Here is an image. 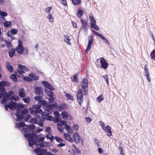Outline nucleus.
<instances>
[{
	"instance_id": "obj_1",
	"label": "nucleus",
	"mask_w": 155,
	"mask_h": 155,
	"mask_svg": "<svg viewBox=\"0 0 155 155\" xmlns=\"http://www.w3.org/2000/svg\"><path fill=\"white\" fill-rule=\"evenodd\" d=\"M9 85V83L6 81H2L0 82V98L3 97L1 101L2 104L6 103L10 97L14 93L12 91H9L8 93L5 91V88L4 87H8Z\"/></svg>"
},
{
	"instance_id": "obj_2",
	"label": "nucleus",
	"mask_w": 155,
	"mask_h": 155,
	"mask_svg": "<svg viewBox=\"0 0 155 155\" xmlns=\"http://www.w3.org/2000/svg\"><path fill=\"white\" fill-rule=\"evenodd\" d=\"M24 136L26 138H28V139L29 141V144L30 146H32L35 145L36 146V144H38V143H41L45 139L44 137L38 138L37 135L35 134H25Z\"/></svg>"
},
{
	"instance_id": "obj_3",
	"label": "nucleus",
	"mask_w": 155,
	"mask_h": 155,
	"mask_svg": "<svg viewBox=\"0 0 155 155\" xmlns=\"http://www.w3.org/2000/svg\"><path fill=\"white\" fill-rule=\"evenodd\" d=\"M23 107L24 105L21 104H18L16 102H14L12 101H11L8 103L5 104V108L7 110H8V108H9L11 110H13L16 109H17V110H18Z\"/></svg>"
},
{
	"instance_id": "obj_4",
	"label": "nucleus",
	"mask_w": 155,
	"mask_h": 155,
	"mask_svg": "<svg viewBox=\"0 0 155 155\" xmlns=\"http://www.w3.org/2000/svg\"><path fill=\"white\" fill-rule=\"evenodd\" d=\"M88 81L87 79L86 78L83 79L80 84V85L84 95H86L87 94L88 90Z\"/></svg>"
},
{
	"instance_id": "obj_5",
	"label": "nucleus",
	"mask_w": 155,
	"mask_h": 155,
	"mask_svg": "<svg viewBox=\"0 0 155 155\" xmlns=\"http://www.w3.org/2000/svg\"><path fill=\"white\" fill-rule=\"evenodd\" d=\"M20 109L17 110V112L15 114L17 117V121H18L24 117V115L27 114L28 112V109H25L21 112H20Z\"/></svg>"
},
{
	"instance_id": "obj_6",
	"label": "nucleus",
	"mask_w": 155,
	"mask_h": 155,
	"mask_svg": "<svg viewBox=\"0 0 155 155\" xmlns=\"http://www.w3.org/2000/svg\"><path fill=\"white\" fill-rule=\"evenodd\" d=\"M100 60V62L101 64L100 67L104 69H106L108 66V64L107 62V61L104 58H101L100 59H97V61Z\"/></svg>"
},
{
	"instance_id": "obj_7",
	"label": "nucleus",
	"mask_w": 155,
	"mask_h": 155,
	"mask_svg": "<svg viewBox=\"0 0 155 155\" xmlns=\"http://www.w3.org/2000/svg\"><path fill=\"white\" fill-rule=\"evenodd\" d=\"M44 111L42 113L43 116H46L50 114L52 111V110L48 106L44 105L43 107Z\"/></svg>"
},
{
	"instance_id": "obj_8",
	"label": "nucleus",
	"mask_w": 155,
	"mask_h": 155,
	"mask_svg": "<svg viewBox=\"0 0 155 155\" xmlns=\"http://www.w3.org/2000/svg\"><path fill=\"white\" fill-rule=\"evenodd\" d=\"M77 98L78 103L81 105L83 101V94L81 89H79L77 93Z\"/></svg>"
},
{
	"instance_id": "obj_9",
	"label": "nucleus",
	"mask_w": 155,
	"mask_h": 155,
	"mask_svg": "<svg viewBox=\"0 0 155 155\" xmlns=\"http://www.w3.org/2000/svg\"><path fill=\"white\" fill-rule=\"evenodd\" d=\"M27 127V128H23V130L25 132V133L26 134H28V133L30 129H31L32 130H34L35 128V126L33 124H31L28 125Z\"/></svg>"
},
{
	"instance_id": "obj_10",
	"label": "nucleus",
	"mask_w": 155,
	"mask_h": 155,
	"mask_svg": "<svg viewBox=\"0 0 155 155\" xmlns=\"http://www.w3.org/2000/svg\"><path fill=\"white\" fill-rule=\"evenodd\" d=\"M81 22L82 25L81 29L86 31L88 29V26L87 23L86 21L82 19H81Z\"/></svg>"
},
{
	"instance_id": "obj_11",
	"label": "nucleus",
	"mask_w": 155,
	"mask_h": 155,
	"mask_svg": "<svg viewBox=\"0 0 155 155\" xmlns=\"http://www.w3.org/2000/svg\"><path fill=\"white\" fill-rule=\"evenodd\" d=\"M42 84L43 85L48 89V90H54V89L53 87L51 85V84L49 83L48 82L45 81H43L41 82Z\"/></svg>"
},
{
	"instance_id": "obj_12",
	"label": "nucleus",
	"mask_w": 155,
	"mask_h": 155,
	"mask_svg": "<svg viewBox=\"0 0 155 155\" xmlns=\"http://www.w3.org/2000/svg\"><path fill=\"white\" fill-rule=\"evenodd\" d=\"M73 138L74 141L75 143H78L80 142L81 138L79 134L78 133H76L74 134Z\"/></svg>"
},
{
	"instance_id": "obj_13",
	"label": "nucleus",
	"mask_w": 155,
	"mask_h": 155,
	"mask_svg": "<svg viewBox=\"0 0 155 155\" xmlns=\"http://www.w3.org/2000/svg\"><path fill=\"white\" fill-rule=\"evenodd\" d=\"M18 95L21 97H24L26 96L25 93V91L24 88H21L18 89Z\"/></svg>"
},
{
	"instance_id": "obj_14",
	"label": "nucleus",
	"mask_w": 155,
	"mask_h": 155,
	"mask_svg": "<svg viewBox=\"0 0 155 155\" xmlns=\"http://www.w3.org/2000/svg\"><path fill=\"white\" fill-rule=\"evenodd\" d=\"M25 73V72L23 71L18 69L17 71H15V74L16 76L18 77H23L24 76L23 73Z\"/></svg>"
},
{
	"instance_id": "obj_15",
	"label": "nucleus",
	"mask_w": 155,
	"mask_h": 155,
	"mask_svg": "<svg viewBox=\"0 0 155 155\" xmlns=\"http://www.w3.org/2000/svg\"><path fill=\"white\" fill-rule=\"evenodd\" d=\"M34 107H35L34 110L35 114L37 113H40L42 112L41 109L40 108V107L39 105H34Z\"/></svg>"
},
{
	"instance_id": "obj_16",
	"label": "nucleus",
	"mask_w": 155,
	"mask_h": 155,
	"mask_svg": "<svg viewBox=\"0 0 155 155\" xmlns=\"http://www.w3.org/2000/svg\"><path fill=\"white\" fill-rule=\"evenodd\" d=\"M49 143L46 142H42L36 144V146L38 147L41 148L43 147H45L48 146Z\"/></svg>"
},
{
	"instance_id": "obj_17",
	"label": "nucleus",
	"mask_w": 155,
	"mask_h": 155,
	"mask_svg": "<svg viewBox=\"0 0 155 155\" xmlns=\"http://www.w3.org/2000/svg\"><path fill=\"white\" fill-rule=\"evenodd\" d=\"M43 92V89L41 87H38L35 88V93L36 94L40 95Z\"/></svg>"
},
{
	"instance_id": "obj_18",
	"label": "nucleus",
	"mask_w": 155,
	"mask_h": 155,
	"mask_svg": "<svg viewBox=\"0 0 155 155\" xmlns=\"http://www.w3.org/2000/svg\"><path fill=\"white\" fill-rule=\"evenodd\" d=\"M65 139L69 142L72 143L73 140L72 138L70 137V135L68 133H64V134Z\"/></svg>"
},
{
	"instance_id": "obj_19",
	"label": "nucleus",
	"mask_w": 155,
	"mask_h": 155,
	"mask_svg": "<svg viewBox=\"0 0 155 155\" xmlns=\"http://www.w3.org/2000/svg\"><path fill=\"white\" fill-rule=\"evenodd\" d=\"M89 16V18L91 21V25L94 24H96V21L94 18L93 15L92 13H90Z\"/></svg>"
},
{
	"instance_id": "obj_20",
	"label": "nucleus",
	"mask_w": 155,
	"mask_h": 155,
	"mask_svg": "<svg viewBox=\"0 0 155 155\" xmlns=\"http://www.w3.org/2000/svg\"><path fill=\"white\" fill-rule=\"evenodd\" d=\"M61 114L63 116V118L65 120H66L69 118V117H71L70 115L67 112L65 111H63Z\"/></svg>"
},
{
	"instance_id": "obj_21",
	"label": "nucleus",
	"mask_w": 155,
	"mask_h": 155,
	"mask_svg": "<svg viewBox=\"0 0 155 155\" xmlns=\"http://www.w3.org/2000/svg\"><path fill=\"white\" fill-rule=\"evenodd\" d=\"M64 41L68 45H71V43L70 42L71 39L70 37L68 35H64Z\"/></svg>"
},
{
	"instance_id": "obj_22",
	"label": "nucleus",
	"mask_w": 155,
	"mask_h": 155,
	"mask_svg": "<svg viewBox=\"0 0 155 155\" xmlns=\"http://www.w3.org/2000/svg\"><path fill=\"white\" fill-rule=\"evenodd\" d=\"M104 130L105 132H107V135L108 136H110L112 135V132L111 131V127L109 126H107L106 127Z\"/></svg>"
},
{
	"instance_id": "obj_23",
	"label": "nucleus",
	"mask_w": 155,
	"mask_h": 155,
	"mask_svg": "<svg viewBox=\"0 0 155 155\" xmlns=\"http://www.w3.org/2000/svg\"><path fill=\"white\" fill-rule=\"evenodd\" d=\"M15 52V49L12 48L10 50L8 51V54L10 57H12L14 55Z\"/></svg>"
},
{
	"instance_id": "obj_24",
	"label": "nucleus",
	"mask_w": 155,
	"mask_h": 155,
	"mask_svg": "<svg viewBox=\"0 0 155 155\" xmlns=\"http://www.w3.org/2000/svg\"><path fill=\"white\" fill-rule=\"evenodd\" d=\"M6 64L7 67L9 71L10 72H12L13 71V67L11 65L10 63L8 62H7Z\"/></svg>"
},
{
	"instance_id": "obj_25",
	"label": "nucleus",
	"mask_w": 155,
	"mask_h": 155,
	"mask_svg": "<svg viewBox=\"0 0 155 155\" xmlns=\"http://www.w3.org/2000/svg\"><path fill=\"white\" fill-rule=\"evenodd\" d=\"M64 127L65 129L69 133H72L73 132V130L71 128L70 126L69 125H68L67 124H65Z\"/></svg>"
},
{
	"instance_id": "obj_26",
	"label": "nucleus",
	"mask_w": 155,
	"mask_h": 155,
	"mask_svg": "<svg viewBox=\"0 0 155 155\" xmlns=\"http://www.w3.org/2000/svg\"><path fill=\"white\" fill-rule=\"evenodd\" d=\"M7 15L8 14L6 12L4 11H1L0 12V15L4 21L5 20V17L7 16Z\"/></svg>"
},
{
	"instance_id": "obj_27",
	"label": "nucleus",
	"mask_w": 155,
	"mask_h": 155,
	"mask_svg": "<svg viewBox=\"0 0 155 155\" xmlns=\"http://www.w3.org/2000/svg\"><path fill=\"white\" fill-rule=\"evenodd\" d=\"M24 49L23 47H17L16 48L17 52L19 54H22L24 51Z\"/></svg>"
},
{
	"instance_id": "obj_28",
	"label": "nucleus",
	"mask_w": 155,
	"mask_h": 155,
	"mask_svg": "<svg viewBox=\"0 0 155 155\" xmlns=\"http://www.w3.org/2000/svg\"><path fill=\"white\" fill-rule=\"evenodd\" d=\"M25 124L24 122H20L18 124L16 123L15 125V127L16 128H18L20 129L21 127H25Z\"/></svg>"
},
{
	"instance_id": "obj_29",
	"label": "nucleus",
	"mask_w": 155,
	"mask_h": 155,
	"mask_svg": "<svg viewBox=\"0 0 155 155\" xmlns=\"http://www.w3.org/2000/svg\"><path fill=\"white\" fill-rule=\"evenodd\" d=\"M67 108V106L65 104H62L58 107V109L60 111L65 110Z\"/></svg>"
},
{
	"instance_id": "obj_30",
	"label": "nucleus",
	"mask_w": 155,
	"mask_h": 155,
	"mask_svg": "<svg viewBox=\"0 0 155 155\" xmlns=\"http://www.w3.org/2000/svg\"><path fill=\"white\" fill-rule=\"evenodd\" d=\"M18 68L21 70H24L26 71H28V69L25 66L22 65L21 64H19L18 65Z\"/></svg>"
},
{
	"instance_id": "obj_31",
	"label": "nucleus",
	"mask_w": 155,
	"mask_h": 155,
	"mask_svg": "<svg viewBox=\"0 0 155 155\" xmlns=\"http://www.w3.org/2000/svg\"><path fill=\"white\" fill-rule=\"evenodd\" d=\"M52 90H48L47 89H45V92L47 93V94L49 97L53 96V93L52 91Z\"/></svg>"
},
{
	"instance_id": "obj_32",
	"label": "nucleus",
	"mask_w": 155,
	"mask_h": 155,
	"mask_svg": "<svg viewBox=\"0 0 155 155\" xmlns=\"http://www.w3.org/2000/svg\"><path fill=\"white\" fill-rule=\"evenodd\" d=\"M29 76L33 78V79L35 80H37L38 79V77L37 76L36 74L32 73L30 74H29Z\"/></svg>"
},
{
	"instance_id": "obj_33",
	"label": "nucleus",
	"mask_w": 155,
	"mask_h": 155,
	"mask_svg": "<svg viewBox=\"0 0 155 155\" xmlns=\"http://www.w3.org/2000/svg\"><path fill=\"white\" fill-rule=\"evenodd\" d=\"M16 76L14 74H12L10 76L11 79L13 80L14 82H17V79L16 77Z\"/></svg>"
},
{
	"instance_id": "obj_34",
	"label": "nucleus",
	"mask_w": 155,
	"mask_h": 155,
	"mask_svg": "<svg viewBox=\"0 0 155 155\" xmlns=\"http://www.w3.org/2000/svg\"><path fill=\"white\" fill-rule=\"evenodd\" d=\"M104 99V97L102 94H101L97 98V101L98 102H100L101 101Z\"/></svg>"
},
{
	"instance_id": "obj_35",
	"label": "nucleus",
	"mask_w": 155,
	"mask_h": 155,
	"mask_svg": "<svg viewBox=\"0 0 155 155\" xmlns=\"http://www.w3.org/2000/svg\"><path fill=\"white\" fill-rule=\"evenodd\" d=\"M72 2L75 5H78L81 3V0H72Z\"/></svg>"
},
{
	"instance_id": "obj_36",
	"label": "nucleus",
	"mask_w": 155,
	"mask_h": 155,
	"mask_svg": "<svg viewBox=\"0 0 155 155\" xmlns=\"http://www.w3.org/2000/svg\"><path fill=\"white\" fill-rule=\"evenodd\" d=\"M46 138L50 139L51 141L53 140L54 139V137L53 135L51 134H49L47 135H46Z\"/></svg>"
},
{
	"instance_id": "obj_37",
	"label": "nucleus",
	"mask_w": 155,
	"mask_h": 155,
	"mask_svg": "<svg viewBox=\"0 0 155 155\" xmlns=\"http://www.w3.org/2000/svg\"><path fill=\"white\" fill-rule=\"evenodd\" d=\"M12 25V22L11 21H6L4 23V26L6 27H8Z\"/></svg>"
},
{
	"instance_id": "obj_38",
	"label": "nucleus",
	"mask_w": 155,
	"mask_h": 155,
	"mask_svg": "<svg viewBox=\"0 0 155 155\" xmlns=\"http://www.w3.org/2000/svg\"><path fill=\"white\" fill-rule=\"evenodd\" d=\"M83 14V11L81 10L80 9L77 13V15L78 17H80L82 16Z\"/></svg>"
},
{
	"instance_id": "obj_39",
	"label": "nucleus",
	"mask_w": 155,
	"mask_h": 155,
	"mask_svg": "<svg viewBox=\"0 0 155 155\" xmlns=\"http://www.w3.org/2000/svg\"><path fill=\"white\" fill-rule=\"evenodd\" d=\"M103 40V41L106 44L109 45V42L108 40L102 35L100 37Z\"/></svg>"
},
{
	"instance_id": "obj_40",
	"label": "nucleus",
	"mask_w": 155,
	"mask_h": 155,
	"mask_svg": "<svg viewBox=\"0 0 155 155\" xmlns=\"http://www.w3.org/2000/svg\"><path fill=\"white\" fill-rule=\"evenodd\" d=\"M96 24H94L91 25V28H94L95 30L98 31L99 30V28L98 26L97 25H96Z\"/></svg>"
},
{
	"instance_id": "obj_41",
	"label": "nucleus",
	"mask_w": 155,
	"mask_h": 155,
	"mask_svg": "<svg viewBox=\"0 0 155 155\" xmlns=\"http://www.w3.org/2000/svg\"><path fill=\"white\" fill-rule=\"evenodd\" d=\"M150 55L151 58L155 60V49L151 51Z\"/></svg>"
},
{
	"instance_id": "obj_42",
	"label": "nucleus",
	"mask_w": 155,
	"mask_h": 155,
	"mask_svg": "<svg viewBox=\"0 0 155 155\" xmlns=\"http://www.w3.org/2000/svg\"><path fill=\"white\" fill-rule=\"evenodd\" d=\"M52 9V7L51 6L48 7L46 8L45 9V13L47 14H49L51 10Z\"/></svg>"
},
{
	"instance_id": "obj_43",
	"label": "nucleus",
	"mask_w": 155,
	"mask_h": 155,
	"mask_svg": "<svg viewBox=\"0 0 155 155\" xmlns=\"http://www.w3.org/2000/svg\"><path fill=\"white\" fill-rule=\"evenodd\" d=\"M88 44H92L93 41V38L92 36H89L88 37Z\"/></svg>"
},
{
	"instance_id": "obj_44",
	"label": "nucleus",
	"mask_w": 155,
	"mask_h": 155,
	"mask_svg": "<svg viewBox=\"0 0 155 155\" xmlns=\"http://www.w3.org/2000/svg\"><path fill=\"white\" fill-rule=\"evenodd\" d=\"M47 18L48 19L50 22H53V20L52 18V16L51 14H48Z\"/></svg>"
},
{
	"instance_id": "obj_45",
	"label": "nucleus",
	"mask_w": 155,
	"mask_h": 155,
	"mask_svg": "<svg viewBox=\"0 0 155 155\" xmlns=\"http://www.w3.org/2000/svg\"><path fill=\"white\" fill-rule=\"evenodd\" d=\"M23 80L27 81H33V79L28 77H24L23 78Z\"/></svg>"
},
{
	"instance_id": "obj_46",
	"label": "nucleus",
	"mask_w": 155,
	"mask_h": 155,
	"mask_svg": "<svg viewBox=\"0 0 155 155\" xmlns=\"http://www.w3.org/2000/svg\"><path fill=\"white\" fill-rule=\"evenodd\" d=\"M5 42L7 47L10 48L12 47V45L11 42H8L6 40H5Z\"/></svg>"
},
{
	"instance_id": "obj_47",
	"label": "nucleus",
	"mask_w": 155,
	"mask_h": 155,
	"mask_svg": "<svg viewBox=\"0 0 155 155\" xmlns=\"http://www.w3.org/2000/svg\"><path fill=\"white\" fill-rule=\"evenodd\" d=\"M55 140L59 143H62L63 140L60 137H55Z\"/></svg>"
},
{
	"instance_id": "obj_48",
	"label": "nucleus",
	"mask_w": 155,
	"mask_h": 155,
	"mask_svg": "<svg viewBox=\"0 0 155 155\" xmlns=\"http://www.w3.org/2000/svg\"><path fill=\"white\" fill-rule=\"evenodd\" d=\"M102 77L104 78L105 81H106L108 85L109 84L108 82V77L107 75L105 74L102 76Z\"/></svg>"
},
{
	"instance_id": "obj_49",
	"label": "nucleus",
	"mask_w": 155,
	"mask_h": 155,
	"mask_svg": "<svg viewBox=\"0 0 155 155\" xmlns=\"http://www.w3.org/2000/svg\"><path fill=\"white\" fill-rule=\"evenodd\" d=\"M38 119L36 118H32L31 119L30 121L31 123L33 124H36L38 121Z\"/></svg>"
},
{
	"instance_id": "obj_50",
	"label": "nucleus",
	"mask_w": 155,
	"mask_h": 155,
	"mask_svg": "<svg viewBox=\"0 0 155 155\" xmlns=\"http://www.w3.org/2000/svg\"><path fill=\"white\" fill-rule=\"evenodd\" d=\"M91 31L94 34H95L97 36L101 37L102 35L101 34H100L99 33H98V32H97L96 31H95L94 30H92Z\"/></svg>"
},
{
	"instance_id": "obj_51",
	"label": "nucleus",
	"mask_w": 155,
	"mask_h": 155,
	"mask_svg": "<svg viewBox=\"0 0 155 155\" xmlns=\"http://www.w3.org/2000/svg\"><path fill=\"white\" fill-rule=\"evenodd\" d=\"M99 124L102 127L103 130H105L106 127L104 124V123L101 121H100Z\"/></svg>"
},
{
	"instance_id": "obj_52",
	"label": "nucleus",
	"mask_w": 155,
	"mask_h": 155,
	"mask_svg": "<svg viewBox=\"0 0 155 155\" xmlns=\"http://www.w3.org/2000/svg\"><path fill=\"white\" fill-rule=\"evenodd\" d=\"M19 99V97L17 95H14L13 96L11 97V101L12 100H15V101H16L18 100Z\"/></svg>"
},
{
	"instance_id": "obj_53",
	"label": "nucleus",
	"mask_w": 155,
	"mask_h": 155,
	"mask_svg": "<svg viewBox=\"0 0 155 155\" xmlns=\"http://www.w3.org/2000/svg\"><path fill=\"white\" fill-rule=\"evenodd\" d=\"M65 95L67 99L71 100L73 99V97L69 94L66 93Z\"/></svg>"
},
{
	"instance_id": "obj_54",
	"label": "nucleus",
	"mask_w": 155,
	"mask_h": 155,
	"mask_svg": "<svg viewBox=\"0 0 155 155\" xmlns=\"http://www.w3.org/2000/svg\"><path fill=\"white\" fill-rule=\"evenodd\" d=\"M65 124H67L66 123V122L64 120H62L60 122L57 124V125H59L61 126H63L64 125H65Z\"/></svg>"
},
{
	"instance_id": "obj_55",
	"label": "nucleus",
	"mask_w": 155,
	"mask_h": 155,
	"mask_svg": "<svg viewBox=\"0 0 155 155\" xmlns=\"http://www.w3.org/2000/svg\"><path fill=\"white\" fill-rule=\"evenodd\" d=\"M23 100L25 103H28L30 102V98L29 97H27L23 99Z\"/></svg>"
},
{
	"instance_id": "obj_56",
	"label": "nucleus",
	"mask_w": 155,
	"mask_h": 155,
	"mask_svg": "<svg viewBox=\"0 0 155 155\" xmlns=\"http://www.w3.org/2000/svg\"><path fill=\"white\" fill-rule=\"evenodd\" d=\"M35 109V107H34V106H33V108H29L30 112L31 114H35V112L34 110Z\"/></svg>"
},
{
	"instance_id": "obj_57",
	"label": "nucleus",
	"mask_w": 155,
	"mask_h": 155,
	"mask_svg": "<svg viewBox=\"0 0 155 155\" xmlns=\"http://www.w3.org/2000/svg\"><path fill=\"white\" fill-rule=\"evenodd\" d=\"M91 44H88L87 47V48L86 49L85 51L87 53L88 51L90 49L91 47Z\"/></svg>"
},
{
	"instance_id": "obj_58",
	"label": "nucleus",
	"mask_w": 155,
	"mask_h": 155,
	"mask_svg": "<svg viewBox=\"0 0 155 155\" xmlns=\"http://www.w3.org/2000/svg\"><path fill=\"white\" fill-rule=\"evenodd\" d=\"M72 128L74 130L77 131L78 129L79 126L78 125L74 124L72 126Z\"/></svg>"
},
{
	"instance_id": "obj_59",
	"label": "nucleus",
	"mask_w": 155,
	"mask_h": 155,
	"mask_svg": "<svg viewBox=\"0 0 155 155\" xmlns=\"http://www.w3.org/2000/svg\"><path fill=\"white\" fill-rule=\"evenodd\" d=\"M144 72L145 74H149L148 71L147 69V64H146L144 66Z\"/></svg>"
},
{
	"instance_id": "obj_60",
	"label": "nucleus",
	"mask_w": 155,
	"mask_h": 155,
	"mask_svg": "<svg viewBox=\"0 0 155 155\" xmlns=\"http://www.w3.org/2000/svg\"><path fill=\"white\" fill-rule=\"evenodd\" d=\"M77 74H74L73 76V80L76 82H78V78L76 76Z\"/></svg>"
},
{
	"instance_id": "obj_61",
	"label": "nucleus",
	"mask_w": 155,
	"mask_h": 155,
	"mask_svg": "<svg viewBox=\"0 0 155 155\" xmlns=\"http://www.w3.org/2000/svg\"><path fill=\"white\" fill-rule=\"evenodd\" d=\"M18 31V30L17 29H12L11 30V32H12V34L15 35L17 33Z\"/></svg>"
},
{
	"instance_id": "obj_62",
	"label": "nucleus",
	"mask_w": 155,
	"mask_h": 155,
	"mask_svg": "<svg viewBox=\"0 0 155 155\" xmlns=\"http://www.w3.org/2000/svg\"><path fill=\"white\" fill-rule=\"evenodd\" d=\"M47 150L46 149H43L42 150L41 149L40 150V153H42V155H43L44 154H46L47 153H48Z\"/></svg>"
},
{
	"instance_id": "obj_63",
	"label": "nucleus",
	"mask_w": 155,
	"mask_h": 155,
	"mask_svg": "<svg viewBox=\"0 0 155 155\" xmlns=\"http://www.w3.org/2000/svg\"><path fill=\"white\" fill-rule=\"evenodd\" d=\"M18 45L17 47H23L22 46V42L21 40H18Z\"/></svg>"
},
{
	"instance_id": "obj_64",
	"label": "nucleus",
	"mask_w": 155,
	"mask_h": 155,
	"mask_svg": "<svg viewBox=\"0 0 155 155\" xmlns=\"http://www.w3.org/2000/svg\"><path fill=\"white\" fill-rule=\"evenodd\" d=\"M85 119L86 121V122L88 123H90L92 120L91 118L89 117H85Z\"/></svg>"
}]
</instances>
